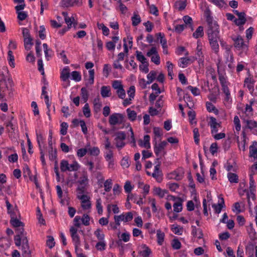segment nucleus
Instances as JSON below:
<instances>
[{
	"label": "nucleus",
	"instance_id": "obj_44",
	"mask_svg": "<svg viewBox=\"0 0 257 257\" xmlns=\"http://www.w3.org/2000/svg\"><path fill=\"white\" fill-rule=\"evenodd\" d=\"M245 122L247 128L250 130L257 127V122L253 120H246Z\"/></svg>",
	"mask_w": 257,
	"mask_h": 257
},
{
	"label": "nucleus",
	"instance_id": "obj_26",
	"mask_svg": "<svg viewBox=\"0 0 257 257\" xmlns=\"http://www.w3.org/2000/svg\"><path fill=\"white\" fill-rule=\"evenodd\" d=\"M206 106L207 110L209 112H213L216 114L218 113V110L212 103L210 102H207L206 103Z\"/></svg>",
	"mask_w": 257,
	"mask_h": 257
},
{
	"label": "nucleus",
	"instance_id": "obj_62",
	"mask_svg": "<svg viewBox=\"0 0 257 257\" xmlns=\"http://www.w3.org/2000/svg\"><path fill=\"white\" fill-rule=\"evenodd\" d=\"M104 158L106 161L110 160L113 159V154L111 150L109 149L104 155Z\"/></svg>",
	"mask_w": 257,
	"mask_h": 257
},
{
	"label": "nucleus",
	"instance_id": "obj_4",
	"mask_svg": "<svg viewBox=\"0 0 257 257\" xmlns=\"http://www.w3.org/2000/svg\"><path fill=\"white\" fill-rule=\"evenodd\" d=\"M89 179L88 174L86 171H83L81 176L80 177L77 183L79 185L77 190L79 194H83L85 191L87 186L88 185Z\"/></svg>",
	"mask_w": 257,
	"mask_h": 257
},
{
	"label": "nucleus",
	"instance_id": "obj_39",
	"mask_svg": "<svg viewBox=\"0 0 257 257\" xmlns=\"http://www.w3.org/2000/svg\"><path fill=\"white\" fill-rule=\"evenodd\" d=\"M72 79L73 80L79 82L81 80V75L79 72L74 71L71 73Z\"/></svg>",
	"mask_w": 257,
	"mask_h": 257
},
{
	"label": "nucleus",
	"instance_id": "obj_30",
	"mask_svg": "<svg viewBox=\"0 0 257 257\" xmlns=\"http://www.w3.org/2000/svg\"><path fill=\"white\" fill-rule=\"evenodd\" d=\"M24 42L25 49L27 50H30L32 45H33L32 38L24 39Z\"/></svg>",
	"mask_w": 257,
	"mask_h": 257
},
{
	"label": "nucleus",
	"instance_id": "obj_60",
	"mask_svg": "<svg viewBox=\"0 0 257 257\" xmlns=\"http://www.w3.org/2000/svg\"><path fill=\"white\" fill-rule=\"evenodd\" d=\"M60 6L62 7H73V4L71 0H61Z\"/></svg>",
	"mask_w": 257,
	"mask_h": 257
},
{
	"label": "nucleus",
	"instance_id": "obj_34",
	"mask_svg": "<svg viewBox=\"0 0 257 257\" xmlns=\"http://www.w3.org/2000/svg\"><path fill=\"white\" fill-rule=\"evenodd\" d=\"M89 77L86 79L87 83L88 84L92 85L94 83V69H90L88 71Z\"/></svg>",
	"mask_w": 257,
	"mask_h": 257
},
{
	"label": "nucleus",
	"instance_id": "obj_18",
	"mask_svg": "<svg viewBox=\"0 0 257 257\" xmlns=\"http://www.w3.org/2000/svg\"><path fill=\"white\" fill-rule=\"evenodd\" d=\"M90 144L87 145L88 152L91 156H97L100 154L99 149L97 147H90Z\"/></svg>",
	"mask_w": 257,
	"mask_h": 257
},
{
	"label": "nucleus",
	"instance_id": "obj_42",
	"mask_svg": "<svg viewBox=\"0 0 257 257\" xmlns=\"http://www.w3.org/2000/svg\"><path fill=\"white\" fill-rule=\"evenodd\" d=\"M112 185V180L110 179L106 180L104 183V190L106 192L110 191Z\"/></svg>",
	"mask_w": 257,
	"mask_h": 257
},
{
	"label": "nucleus",
	"instance_id": "obj_11",
	"mask_svg": "<svg viewBox=\"0 0 257 257\" xmlns=\"http://www.w3.org/2000/svg\"><path fill=\"white\" fill-rule=\"evenodd\" d=\"M209 124L211 127V133L212 135L218 132V128L221 127L220 123L216 121V119L213 117H210Z\"/></svg>",
	"mask_w": 257,
	"mask_h": 257
},
{
	"label": "nucleus",
	"instance_id": "obj_51",
	"mask_svg": "<svg viewBox=\"0 0 257 257\" xmlns=\"http://www.w3.org/2000/svg\"><path fill=\"white\" fill-rule=\"evenodd\" d=\"M60 126V134L64 136L67 134L68 125L67 123L63 122L61 124Z\"/></svg>",
	"mask_w": 257,
	"mask_h": 257
},
{
	"label": "nucleus",
	"instance_id": "obj_19",
	"mask_svg": "<svg viewBox=\"0 0 257 257\" xmlns=\"http://www.w3.org/2000/svg\"><path fill=\"white\" fill-rule=\"evenodd\" d=\"M192 230V234L194 236L199 239H201L203 237V234L202 231L200 228H197L196 226L192 225L191 226Z\"/></svg>",
	"mask_w": 257,
	"mask_h": 257
},
{
	"label": "nucleus",
	"instance_id": "obj_9",
	"mask_svg": "<svg viewBox=\"0 0 257 257\" xmlns=\"http://www.w3.org/2000/svg\"><path fill=\"white\" fill-rule=\"evenodd\" d=\"M70 232L75 247H78L80 245V240L77 234V228L72 226L70 229Z\"/></svg>",
	"mask_w": 257,
	"mask_h": 257
},
{
	"label": "nucleus",
	"instance_id": "obj_28",
	"mask_svg": "<svg viewBox=\"0 0 257 257\" xmlns=\"http://www.w3.org/2000/svg\"><path fill=\"white\" fill-rule=\"evenodd\" d=\"M204 35L203 28L202 26H199L197 28L196 30L193 34V36L195 38L202 37Z\"/></svg>",
	"mask_w": 257,
	"mask_h": 257
},
{
	"label": "nucleus",
	"instance_id": "obj_6",
	"mask_svg": "<svg viewBox=\"0 0 257 257\" xmlns=\"http://www.w3.org/2000/svg\"><path fill=\"white\" fill-rule=\"evenodd\" d=\"M115 138L114 139L116 147L120 150L123 148L125 145L124 141L126 139V135L123 132H118L115 134Z\"/></svg>",
	"mask_w": 257,
	"mask_h": 257
},
{
	"label": "nucleus",
	"instance_id": "obj_40",
	"mask_svg": "<svg viewBox=\"0 0 257 257\" xmlns=\"http://www.w3.org/2000/svg\"><path fill=\"white\" fill-rule=\"evenodd\" d=\"M190 59L187 58H181L179 60V65L182 68H185L189 64Z\"/></svg>",
	"mask_w": 257,
	"mask_h": 257
},
{
	"label": "nucleus",
	"instance_id": "obj_17",
	"mask_svg": "<svg viewBox=\"0 0 257 257\" xmlns=\"http://www.w3.org/2000/svg\"><path fill=\"white\" fill-rule=\"evenodd\" d=\"M100 94L104 98L110 97L111 95L110 86H102L101 88Z\"/></svg>",
	"mask_w": 257,
	"mask_h": 257
},
{
	"label": "nucleus",
	"instance_id": "obj_50",
	"mask_svg": "<svg viewBox=\"0 0 257 257\" xmlns=\"http://www.w3.org/2000/svg\"><path fill=\"white\" fill-rule=\"evenodd\" d=\"M83 112L84 116L89 117L91 115L90 109L88 103H86L83 108Z\"/></svg>",
	"mask_w": 257,
	"mask_h": 257
},
{
	"label": "nucleus",
	"instance_id": "obj_1",
	"mask_svg": "<svg viewBox=\"0 0 257 257\" xmlns=\"http://www.w3.org/2000/svg\"><path fill=\"white\" fill-rule=\"evenodd\" d=\"M206 21L208 24L207 35L208 40L211 49L217 54L219 51L218 42L221 43V39L219 35V25L216 21H213L210 16H207Z\"/></svg>",
	"mask_w": 257,
	"mask_h": 257
},
{
	"label": "nucleus",
	"instance_id": "obj_35",
	"mask_svg": "<svg viewBox=\"0 0 257 257\" xmlns=\"http://www.w3.org/2000/svg\"><path fill=\"white\" fill-rule=\"evenodd\" d=\"M157 37L158 40H160V42L161 44L162 47L167 46V40L164 37V35L159 33L157 34Z\"/></svg>",
	"mask_w": 257,
	"mask_h": 257
},
{
	"label": "nucleus",
	"instance_id": "obj_13",
	"mask_svg": "<svg viewBox=\"0 0 257 257\" xmlns=\"http://www.w3.org/2000/svg\"><path fill=\"white\" fill-rule=\"evenodd\" d=\"M22 246V254L24 257H31V251L28 244V241L27 238L23 239Z\"/></svg>",
	"mask_w": 257,
	"mask_h": 257
},
{
	"label": "nucleus",
	"instance_id": "obj_16",
	"mask_svg": "<svg viewBox=\"0 0 257 257\" xmlns=\"http://www.w3.org/2000/svg\"><path fill=\"white\" fill-rule=\"evenodd\" d=\"M249 156L257 159V142L255 141L249 147Z\"/></svg>",
	"mask_w": 257,
	"mask_h": 257
},
{
	"label": "nucleus",
	"instance_id": "obj_58",
	"mask_svg": "<svg viewBox=\"0 0 257 257\" xmlns=\"http://www.w3.org/2000/svg\"><path fill=\"white\" fill-rule=\"evenodd\" d=\"M121 165L124 168H127L130 166V162L128 158L127 157H123L121 161Z\"/></svg>",
	"mask_w": 257,
	"mask_h": 257
},
{
	"label": "nucleus",
	"instance_id": "obj_56",
	"mask_svg": "<svg viewBox=\"0 0 257 257\" xmlns=\"http://www.w3.org/2000/svg\"><path fill=\"white\" fill-rule=\"evenodd\" d=\"M187 89L189 90H190L192 92V93L194 96H198L200 95V90L197 87H194L191 85H189L187 87Z\"/></svg>",
	"mask_w": 257,
	"mask_h": 257
},
{
	"label": "nucleus",
	"instance_id": "obj_55",
	"mask_svg": "<svg viewBox=\"0 0 257 257\" xmlns=\"http://www.w3.org/2000/svg\"><path fill=\"white\" fill-rule=\"evenodd\" d=\"M172 247L175 249H179L181 247V243L178 239H174L172 242Z\"/></svg>",
	"mask_w": 257,
	"mask_h": 257
},
{
	"label": "nucleus",
	"instance_id": "obj_38",
	"mask_svg": "<svg viewBox=\"0 0 257 257\" xmlns=\"http://www.w3.org/2000/svg\"><path fill=\"white\" fill-rule=\"evenodd\" d=\"M255 192V191H251L249 190L247 192V199L249 207H250L251 205L250 199H252V200H255L256 197L254 193Z\"/></svg>",
	"mask_w": 257,
	"mask_h": 257
},
{
	"label": "nucleus",
	"instance_id": "obj_45",
	"mask_svg": "<svg viewBox=\"0 0 257 257\" xmlns=\"http://www.w3.org/2000/svg\"><path fill=\"white\" fill-rule=\"evenodd\" d=\"M136 57L138 61L141 62L142 63H144L146 62V58L143 55V53L141 51H137L136 52Z\"/></svg>",
	"mask_w": 257,
	"mask_h": 257
},
{
	"label": "nucleus",
	"instance_id": "obj_54",
	"mask_svg": "<svg viewBox=\"0 0 257 257\" xmlns=\"http://www.w3.org/2000/svg\"><path fill=\"white\" fill-rule=\"evenodd\" d=\"M69 163L67 161L62 160L60 163V169L62 172L68 171Z\"/></svg>",
	"mask_w": 257,
	"mask_h": 257
},
{
	"label": "nucleus",
	"instance_id": "obj_43",
	"mask_svg": "<svg viewBox=\"0 0 257 257\" xmlns=\"http://www.w3.org/2000/svg\"><path fill=\"white\" fill-rule=\"evenodd\" d=\"M157 76V72L155 71H151L147 75V78L148 79V83H151L156 78Z\"/></svg>",
	"mask_w": 257,
	"mask_h": 257
},
{
	"label": "nucleus",
	"instance_id": "obj_8",
	"mask_svg": "<svg viewBox=\"0 0 257 257\" xmlns=\"http://www.w3.org/2000/svg\"><path fill=\"white\" fill-rule=\"evenodd\" d=\"M184 176V171L182 168H178L168 174L169 179H174L177 181L181 180Z\"/></svg>",
	"mask_w": 257,
	"mask_h": 257
},
{
	"label": "nucleus",
	"instance_id": "obj_24",
	"mask_svg": "<svg viewBox=\"0 0 257 257\" xmlns=\"http://www.w3.org/2000/svg\"><path fill=\"white\" fill-rule=\"evenodd\" d=\"M227 178L230 183H237L238 182V177L235 173H228L227 174Z\"/></svg>",
	"mask_w": 257,
	"mask_h": 257
},
{
	"label": "nucleus",
	"instance_id": "obj_22",
	"mask_svg": "<svg viewBox=\"0 0 257 257\" xmlns=\"http://www.w3.org/2000/svg\"><path fill=\"white\" fill-rule=\"evenodd\" d=\"M186 6V0L177 1L175 3V8L180 11L184 10Z\"/></svg>",
	"mask_w": 257,
	"mask_h": 257
},
{
	"label": "nucleus",
	"instance_id": "obj_29",
	"mask_svg": "<svg viewBox=\"0 0 257 257\" xmlns=\"http://www.w3.org/2000/svg\"><path fill=\"white\" fill-rule=\"evenodd\" d=\"M142 247L144 250L140 252L141 255L143 257H149L151 253V249L146 244H143Z\"/></svg>",
	"mask_w": 257,
	"mask_h": 257
},
{
	"label": "nucleus",
	"instance_id": "obj_37",
	"mask_svg": "<svg viewBox=\"0 0 257 257\" xmlns=\"http://www.w3.org/2000/svg\"><path fill=\"white\" fill-rule=\"evenodd\" d=\"M128 118L132 121H134L136 119L137 113L135 111L131 110L130 108L126 109Z\"/></svg>",
	"mask_w": 257,
	"mask_h": 257
},
{
	"label": "nucleus",
	"instance_id": "obj_52",
	"mask_svg": "<svg viewBox=\"0 0 257 257\" xmlns=\"http://www.w3.org/2000/svg\"><path fill=\"white\" fill-rule=\"evenodd\" d=\"M94 234L99 240H104V234L102 232L101 229H97L94 231Z\"/></svg>",
	"mask_w": 257,
	"mask_h": 257
},
{
	"label": "nucleus",
	"instance_id": "obj_14",
	"mask_svg": "<svg viewBox=\"0 0 257 257\" xmlns=\"http://www.w3.org/2000/svg\"><path fill=\"white\" fill-rule=\"evenodd\" d=\"M8 87L5 79L0 80V99L3 98L5 96V92L8 90Z\"/></svg>",
	"mask_w": 257,
	"mask_h": 257
},
{
	"label": "nucleus",
	"instance_id": "obj_31",
	"mask_svg": "<svg viewBox=\"0 0 257 257\" xmlns=\"http://www.w3.org/2000/svg\"><path fill=\"white\" fill-rule=\"evenodd\" d=\"M153 133L155 135L154 138L159 139V140H161V137L163 136V131L162 130L158 127H154L153 128Z\"/></svg>",
	"mask_w": 257,
	"mask_h": 257
},
{
	"label": "nucleus",
	"instance_id": "obj_3",
	"mask_svg": "<svg viewBox=\"0 0 257 257\" xmlns=\"http://www.w3.org/2000/svg\"><path fill=\"white\" fill-rule=\"evenodd\" d=\"M154 152L157 157L156 161H158L160 159L163 157L166 154L165 147L168 145L167 142L163 141L157 144L156 138L154 139Z\"/></svg>",
	"mask_w": 257,
	"mask_h": 257
},
{
	"label": "nucleus",
	"instance_id": "obj_10",
	"mask_svg": "<svg viewBox=\"0 0 257 257\" xmlns=\"http://www.w3.org/2000/svg\"><path fill=\"white\" fill-rule=\"evenodd\" d=\"M122 115L120 113H113L109 116V123L111 125L120 124L122 121Z\"/></svg>",
	"mask_w": 257,
	"mask_h": 257
},
{
	"label": "nucleus",
	"instance_id": "obj_7",
	"mask_svg": "<svg viewBox=\"0 0 257 257\" xmlns=\"http://www.w3.org/2000/svg\"><path fill=\"white\" fill-rule=\"evenodd\" d=\"M244 86L247 88L250 93L252 96H257V92L254 91V85L255 80L252 77H248L245 78L244 81Z\"/></svg>",
	"mask_w": 257,
	"mask_h": 257
},
{
	"label": "nucleus",
	"instance_id": "obj_64",
	"mask_svg": "<svg viewBox=\"0 0 257 257\" xmlns=\"http://www.w3.org/2000/svg\"><path fill=\"white\" fill-rule=\"evenodd\" d=\"M6 126L9 131L14 132L15 130V124L12 120H9L6 122Z\"/></svg>",
	"mask_w": 257,
	"mask_h": 257
},
{
	"label": "nucleus",
	"instance_id": "obj_32",
	"mask_svg": "<svg viewBox=\"0 0 257 257\" xmlns=\"http://www.w3.org/2000/svg\"><path fill=\"white\" fill-rule=\"evenodd\" d=\"M10 222L11 224L15 227H20L21 226H23V223L22 222L20 221L19 219L16 218H15L14 216H11V219L10 220Z\"/></svg>",
	"mask_w": 257,
	"mask_h": 257
},
{
	"label": "nucleus",
	"instance_id": "obj_63",
	"mask_svg": "<svg viewBox=\"0 0 257 257\" xmlns=\"http://www.w3.org/2000/svg\"><path fill=\"white\" fill-rule=\"evenodd\" d=\"M149 64L147 62L142 63L141 65H140L139 68L141 71L145 72V73H147L149 72Z\"/></svg>",
	"mask_w": 257,
	"mask_h": 257
},
{
	"label": "nucleus",
	"instance_id": "obj_2",
	"mask_svg": "<svg viewBox=\"0 0 257 257\" xmlns=\"http://www.w3.org/2000/svg\"><path fill=\"white\" fill-rule=\"evenodd\" d=\"M234 42V46L242 53L247 54L248 50V41H244L241 36L238 35L232 38Z\"/></svg>",
	"mask_w": 257,
	"mask_h": 257
},
{
	"label": "nucleus",
	"instance_id": "obj_41",
	"mask_svg": "<svg viewBox=\"0 0 257 257\" xmlns=\"http://www.w3.org/2000/svg\"><path fill=\"white\" fill-rule=\"evenodd\" d=\"M80 168V166L78 163L74 161L72 164H69L68 168V171H77Z\"/></svg>",
	"mask_w": 257,
	"mask_h": 257
},
{
	"label": "nucleus",
	"instance_id": "obj_61",
	"mask_svg": "<svg viewBox=\"0 0 257 257\" xmlns=\"http://www.w3.org/2000/svg\"><path fill=\"white\" fill-rule=\"evenodd\" d=\"M96 207L98 213L99 214H102L103 212V209L101 205V201L100 199H98L96 200Z\"/></svg>",
	"mask_w": 257,
	"mask_h": 257
},
{
	"label": "nucleus",
	"instance_id": "obj_59",
	"mask_svg": "<svg viewBox=\"0 0 257 257\" xmlns=\"http://www.w3.org/2000/svg\"><path fill=\"white\" fill-rule=\"evenodd\" d=\"M87 152V147L86 148L79 149L77 150V155L78 157L82 158L86 154Z\"/></svg>",
	"mask_w": 257,
	"mask_h": 257
},
{
	"label": "nucleus",
	"instance_id": "obj_48",
	"mask_svg": "<svg viewBox=\"0 0 257 257\" xmlns=\"http://www.w3.org/2000/svg\"><path fill=\"white\" fill-rule=\"evenodd\" d=\"M174 211L176 212H180L182 210V204L181 201L176 202L173 204Z\"/></svg>",
	"mask_w": 257,
	"mask_h": 257
},
{
	"label": "nucleus",
	"instance_id": "obj_20",
	"mask_svg": "<svg viewBox=\"0 0 257 257\" xmlns=\"http://www.w3.org/2000/svg\"><path fill=\"white\" fill-rule=\"evenodd\" d=\"M93 104L94 111L95 112L99 111L102 106V103L99 97H97L94 99Z\"/></svg>",
	"mask_w": 257,
	"mask_h": 257
},
{
	"label": "nucleus",
	"instance_id": "obj_53",
	"mask_svg": "<svg viewBox=\"0 0 257 257\" xmlns=\"http://www.w3.org/2000/svg\"><path fill=\"white\" fill-rule=\"evenodd\" d=\"M233 122L235 124V130L237 131H239L241 129V125L240 123V120L238 116L235 115L234 117Z\"/></svg>",
	"mask_w": 257,
	"mask_h": 257
},
{
	"label": "nucleus",
	"instance_id": "obj_49",
	"mask_svg": "<svg viewBox=\"0 0 257 257\" xmlns=\"http://www.w3.org/2000/svg\"><path fill=\"white\" fill-rule=\"evenodd\" d=\"M81 93L82 98L83 99L84 102H86L88 98V93L87 89L85 87H82L81 89Z\"/></svg>",
	"mask_w": 257,
	"mask_h": 257
},
{
	"label": "nucleus",
	"instance_id": "obj_57",
	"mask_svg": "<svg viewBox=\"0 0 257 257\" xmlns=\"http://www.w3.org/2000/svg\"><path fill=\"white\" fill-rule=\"evenodd\" d=\"M150 137L149 135H145L144 137V145L143 146L149 149L151 148L150 144Z\"/></svg>",
	"mask_w": 257,
	"mask_h": 257
},
{
	"label": "nucleus",
	"instance_id": "obj_25",
	"mask_svg": "<svg viewBox=\"0 0 257 257\" xmlns=\"http://www.w3.org/2000/svg\"><path fill=\"white\" fill-rule=\"evenodd\" d=\"M253 176V173H250L249 190L251 191H255L256 186Z\"/></svg>",
	"mask_w": 257,
	"mask_h": 257
},
{
	"label": "nucleus",
	"instance_id": "obj_23",
	"mask_svg": "<svg viewBox=\"0 0 257 257\" xmlns=\"http://www.w3.org/2000/svg\"><path fill=\"white\" fill-rule=\"evenodd\" d=\"M171 230L176 234L181 235L183 231V228L177 224H173L171 227Z\"/></svg>",
	"mask_w": 257,
	"mask_h": 257
},
{
	"label": "nucleus",
	"instance_id": "obj_27",
	"mask_svg": "<svg viewBox=\"0 0 257 257\" xmlns=\"http://www.w3.org/2000/svg\"><path fill=\"white\" fill-rule=\"evenodd\" d=\"M132 25L133 26H138L141 22L140 16L134 13L133 16L132 17Z\"/></svg>",
	"mask_w": 257,
	"mask_h": 257
},
{
	"label": "nucleus",
	"instance_id": "obj_21",
	"mask_svg": "<svg viewBox=\"0 0 257 257\" xmlns=\"http://www.w3.org/2000/svg\"><path fill=\"white\" fill-rule=\"evenodd\" d=\"M154 194L158 195L160 198H163L165 194L167 193L166 190H162L159 187H155L153 189Z\"/></svg>",
	"mask_w": 257,
	"mask_h": 257
},
{
	"label": "nucleus",
	"instance_id": "obj_46",
	"mask_svg": "<svg viewBox=\"0 0 257 257\" xmlns=\"http://www.w3.org/2000/svg\"><path fill=\"white\" fill-rule=\"evenodd\" d=\"M193 137L194 139V142L196 145H198L199 144V130L198 128H195L193 131Z\"/></svg>",
	"mask_w": 257,
	"mask_h": 257
},
{
	"label": "nucleus",
	"instance_id": "obj_5",
	"mask_svg": "<svg viewBox=\"0 0 257 257\" xmlns=\"http://www.w3.org/2000/svg\"><path fill=\"white\" fill-rule=\"evenodd\" d=\"M112 87L116 90V93L119 98L123 99L125 97V91L120 81L114 80L112 83Z\"/></svg>",
	"mask_w": 257,
	"mask_h": 257
},
{
	"label": "nucleus",
	"instance_id": "obj_33",
	"mask_svg": "<svg viewBox=\"0 0 257 257\" xmlns=\"http://www.w3.org/2000/svg\"><path fill=\"white\" fill-rule=\"evenodd\" d=\"M165 234L162 232L160 230L157 231V237L158 243L159 245H162L164 239Z\"/></svg>",
	"mask_w": 257,
	"mask_h": 257
},
{
	"label": "nucleus",
	"instance_id": "obj_15",
	"mask_svg": "<svg viewBox=\"0 0 257 257\" xmlns=\"http://www.w3.org/2000/svg\"><path fill=\"white\" fill-rule=\"evenodd\" d=\"M70 77V68L68 66L65 67L61 71L60 78L63 81L68 80Z\"/></svg>",
	"mask_w": 257,
	"mask_h": 257
},
{
	"label": "nucleus",
	"instance_id": "obj_47",
	"mask_svg": "<svg viewBox=\"0 0 257 257\" xmlns=\"http://www.w3.org/2000/svg\"><path fill=\"white\" fill-rule=\"evenodd\" d=\"M105 247L106 243L104 240H99V241L95 245L96 249L101 251L105 250Z\"/></svg>",
	"mask_w": 257,
	"mask_h": 257
},
{
	"label": "nucleus",
	"instance_id": "obj_36",
	"mask_svg": "<svg viewBox=\"0 0 257 257\" xmlns=\"http://www.w3.org/2000/svg\"><path fill=\"white\" fill-rule=\"evenodd\" d=\"M8 60L9 65L12 67L14 68L15 67V58L13 56V53L12 50H9L8 51Z\"/></svg>",
	"mask_w": 257,
	"mask_h": 257
},
{
	"label": "nucleus",
	"instance_id": "obj_12",
	"mask_svg": "<svg viewBox=\"0 0 257 257\" xmlns=\"http://www.w3.org/2000/svg\"><path fill=\"white\" fill-rule=\"evenodd\" d=\"M218 198V203L217 204H214L212 205V208L214 209L215 212L217 214H219L222 208L225 206L224 200L222 195H219Z\"/></svg>",
	"mask_w": 257,
	"mask_h": 257
}]
</instances>
